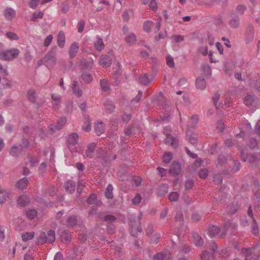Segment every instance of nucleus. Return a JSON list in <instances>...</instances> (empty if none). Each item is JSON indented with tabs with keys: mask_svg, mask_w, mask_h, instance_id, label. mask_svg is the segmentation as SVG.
<instances>
[{
	"mask_svg": "<svg viewBox=\"0 0 260 260\" xmlns=\"http://www.w3.org/2000/svg\"><path fill=\"white\" fill-rule=\"evenodd\" d=\"M235 227V224L232 221L229 220L224 225L223 231L220 232L219 228L216 226H210L208 229V233L211 237L218 235L222 237L225 235V232L229 229H233Z\"/></svg>",
	"mask_w": 260,
	"mask_h": 260,
	"instance_id": "obj_1",
	"label": "nucleus"
},
{
	"mask_svg": "<svg viewBox=\"0 0 260 260\" xmlns=\"http://www.w3.org/2000/svg\"><path fill=\"white\" fill-rule=\"evenodd\" d=\"M55 231L50 230L46 234L43 232H40L37 234V242L38 244H44L45 243H52L55 241Z\"/></svg>",
	"mask_w": 260,
	"mask_h": 260,
	"instance_id": "obj_2",
	"label": "nucleus"
},
{
	"mask_svg": "<svg viewBox=\"0 0 260 260\" xmlns=\"http://www.w3.org/2000/svg\"><path fill=\"white\" fill-rule=\"evenodd\" d=\"M78 136L77 134L73 133L70 134L67 139L68 147L72 152L78 151V147L79 145L78 144Z\"/></svg>",
	"mask_w": 260,
	"mask_h": 260,
	"instance_id": "obj_3",
	"label": "nucleus"
},
{
	"mask_svg": "<svg viewBox=\"0 0 260 260\" xmlns=\"http://www.w3.org/2000/svg\"><path fill=\"white\" fill-rule=\"evenodd\" d=\"M19 51L17 49H12L0 53V59L6 60H12L18 56Z\"/></svg>",
	"mask_w": 260,
	"mask_h": 260,
	"instance_id": "obj_4",
	"label": "nucleus"
},
{
	"mask_svg": "<svg viewBox=\"0 0 260 260\" xmlns=\"http://www.w3.org/2000/svg\"><path fill=\"white\" fill-rule=\"evenodd\" d=\"M42 61L48 69H50L52 68L56 63L54 53L52 51L49 52L45 55Z\"/></svg>",
	"mask_w": 260,
	"mask_h": 260,
	"instance_id": "obj_5",
	"label": "nucleus"
},
{
	"mask_svg": "<svg viewBox=\"0 0 260 260\" xmlns=\"http://www.w3.org/2000/svg\"><path fill=\"white\" fill-rule=\"evenodd\" d=\"M161 19L159 18L158 21L154 24L150 20H147L144 23L143 27L145 31L150 32L151 31H157L160 27V21Z\"/></svg>",
	"mask_w": 260,
	"mask_h": 260,
	"instance_id": "obj_6",
	"label": "nucleus"
},
{
	"mask_svg": "<svg viewBox=\"0 0 260 260\" xmlns=\"http://www.w3.org/2000/svg\"><path fill=\"white\" fill-rule=\"evenodd\" d=\"M172 258L170 253L165 250L154 255V260H170Z\"/></svg>",
	"mask_w": 260,
	"mask_h": 260,
	"instance_id": "obj_7",
	"label": "nucleus"
},
{
	"mask_svg": "<svg viewBox=\"0 0 260 260\" xmlns=\"http://www.w3.org/2000/svg\"><path fill=\"white\" fill-rule=\"evenodd\" d=\"M165 142L166 144L171 146L173 148H175L178 146V140L170 134L166 135Z\"/></svg>",
	"mask_w": 260,
	"mask_h": 260,
	"instance_id": "obj_8",
	"label": "nucleus"
},
{
	"mask_svg": "<svg viewBox=\"0 0 260 260\" xmlns=\"http://www.w3.org/2000/svg\"><path fill=\"white\" fill-rule=\"evenodd\" d=\"M111 59L109 55H102L99 59V62L103 67H108L111 64Z\"/></svg>",
	"mask_w": 260,
	"mask_h": 260,
	"instance_id": "obj_9",
	"label": "nucleus"
},
{
	"mask_svg": "<svg viewBox=\"0 0 260 260\" xmlns=\"http://www.w3.org/2000/svg\"><path fill=\"white\" fill-rule=\"evenodd\" d=\"M181 171V168L180 164L177 162H173L169 171L170 173L172 175H178Z\"/></svg>",
	"mask_w": 260,
	"mask_h": 260,
	"instance_id": "obj_10",
	"label": "nucleus"
},
{
	"mask_svg": "<svg viewBox=\"0 0 260 260\" xmlns=\"http://www.w3.org/2000/svg\"><path fill=\"white\" fill-rule=\"evenodd\" d=\"M4 15L6 19L10 20L15 17L16 12L14 9L7 8L4 11Z\"/></svg>",
	"mask_w": 260,
	"mask_h": 260,
	"instance_id": "obj_11",
	"label": "nucleus"
},
{
	"mask_svg": "<svg viewBox=\"0 0 260 260\" xmlns=\"http://www.w3.org/2000/svg\"><path fill=\"white\" fill-rule=\"evenodd\" d=\"M79 50V44L77 42L73 43L70 47L69 55L71 58H73L76 55Z\"/></svg>",
	"mask_w": 260,
	"mask_h": 260,
	"instance_id": "obj_12",
	"label": "nucleus"
},
{
	"mask_svg": "<svg viewBox=\"0 0 260 260\" xmlns=\"http://www.w3.org/2000/svg\"><path fill=\"white\" fill-rule=\"evenodd\" d=\"M23 149V146L20 144L14 145L11 147L10 153L12 156H18Z\"/></svg>",
	"mask_w": 260,
	"mask_h": 260,
	"instance_id": "obj_13",
	"label": "nucleus"
},
{
	"mask_svg": "<svg viewBox=\"0 0 260 260\" xmlns=\"http://www.w3.org/2000/svg\"><path fill=\"white\" fill-rule=\"evenodd\" d=\"M64 188L66 191L72 193L75 190L76 183L72 180H69L64 184Z\"/></svg>",
	"mask_w": 260,
	"mask_h": 260,
	"instance_id": "obj_14",
	"label": "nucleus"
},
{
	"mask_svg": "<svg viewBox=\"0 0 260 260\" xmlns=\"http://www.w3.org/2000/svg\"><path fill=\"white\" fill-rule=\"evenodd\" d=\"M17 202L21 206H25L30 202V200L27 195L22 194L18 198Z\"/></svg>",
	"mask_w": 260,
	"mask_h": 260,
	"instance_id": "obj_15",
	"label": "nucleus"
},
{
	"mask_svg": "<svg viewBox=\"0 0 260 260\" xmlns=\"http://www.w3.org/2000/svg\"><path fill=\"white\" fill-rule=\"evenodd\" d=\"M94 131L97 135L100 136L105 131V125L103 122L98 121L94 126Z\"/></svg>",
	"mask_w": 260,
	"mask_h": 260,
	"instance_id": "obj_16",
	"label": "nucleus"
},
{
	"mask_svg": "<svg viewBox=\"0 0 260 260\" xmlns=\"http://www.w3.org/2000/svg\"><path fill=\"white\" fill-rule=\"evenodd\" d=\"M94 47L98 51H102L105 47L102 38L98 37L94 41Z\"/></svg>",
	"mask_w": 260,
	"mask_h": 260,
	"instance_id": "obj_17",
	"label": "nucleus"
},
{
	"mask_svg": "<svg viewBox=\"0 0 260 260\" xmlns=\"http://www.w3.org/2000/svg\"><path fill=\"white\" fill-rule=\"evenodd\" d=\"M72 89L73 92L77 96L80 97L82 95V90L78 87V82L76 81H74L72 85Z\"/></svg>",
	"mask_w": 260,
	"mask_h": 260,
	"instance_id": "obj_18",
	"label": "nucleus"
},
{
	"mask_svg": "<svg viewBox=\"0 0 260 260\" xmlns=\"http://www.w3.org/2000/svg\"><path fill=\"white\" fill-rule=\"evenodd\" d=\"M65 44V34L62 31H60L57 36V44L60 48H63Z\"/></svg>",
	"mask_w": 260,
	"mask_h": 260,
	"instance_id": "obj_19",
	"label": "nucleus"
},
{
	"mask_svg": "<svg viewBox=\"0 0 260 260\" xmlns=\"http://www.w3.org/2000/svg\"><path fill=\"white\" fill-rule=\"evenodd\" d=\"M197 88L200 90L204 89L206 86V82L203 77H199L196 80Z\"/></svg>",
	"mask_w": 260,
	"mask_h": 260,
	"instance_id": "obj_20",
	"label": "nucleus"
},
{
	"mask_svg": "<svg viewBox=\"0 0 260 260\" xmlns=\"http://www.w3.org/2000/svg\"><path fill=\"white\" fill-rule=\"evenodd\" d=\"M60 239L62 242H70L71 239L70 233L68 230H64L60 235Z\"/></svg>",
	"mask_w": 260,
	"mask_h": 260,
	"instance_id": "obj_21",
	"label": "nucleus"
},
{
	"mask_svg": "<svg viewBox=\"0 0 260 260\" xmlns=\"http://www.w3.org/2000/svg\"><path fill=\"white\" fill-rule=\"evenodd\" d=\"M125 41L130 45H133L136 42V36L133 33H129L126 36Z\"/></svg>",
	"mask_w": 260,
	"mask_h": 260,
	"instance_id": "obj_22",
	"label": "nucleus"
},
{
	"mask_svg": "<svg viewBox=\"0 0 260 260\" xmlns=\"http://www.w3.org/2000/svg\"><path fill=\"white\" fill-rule=\"evenodd\" d=\"M81 78L86 83H89L92 81V77L91 74L85 71H83L81 75Z\"/></svg>",
	"mask_w": 260,
	"mask_h": 260,
	"instance_id": "obj_23",
	"label": "nucleus"
},
{
	"mask_svg": "<svg viewBox=\"0 0 260 260\" xmlns=\"http://www.w3.org/2000/svg\"><path fill=\"white\" fill-rule=\"evenodd\" d=\"M193 242L194 244L198 247L203 246L204 241L200 235L197 233L193 234Z\"/></svg>",
	"mask_w": 260,
	"mask_h": 260,
	"instance_id": "obj_24",
	"label": "nucleus"
},
{
	"mask_svg": "<svg viewBox=\"0 0 260 260\" xmlns=\"http://www.w3.org/2000/svg\"><path fill=\"white\" fill-rule=\"evenodd\" d=\"M28 183V180L26 178L24 177L20 179L17 183V187L20 189H25Z\"/></svg>",
	"mask_w": 260,
	"mask_h": 260,
	"instance_id": "obj_25",
	"label": "nucleus"
},
{
	"mask_svg": "<svg viewBox=\"0 0 260 260\" xmlns=\"http://www.w3.org/2000/svg\"><path fill=\"white\" fill-rule=\"evenodd\" d=\"M51 99L53 108L54 109L57 108L58 105L60 103V96L57 94H53Z\"/></svg>",
	"mask_w": 260,
	"mask_h": 260,
	"instance_id": "obj_26",
	"label": "nucleus"
},
{
	"mask_svg": "<svg viewBox=\"0 0 260 260\" xmlns=\"http://www.w3.org/2000/svg\"><path fill=\"white\" fill-rule=\"evenodd\" d=\"M96 147L94 143H91L88 145L86 151V155L87 157L91 158L93 156V151Z\"/></svg>",
	"mask_w": 260,
	"mask_h": 260,
	"instance_id": "obj_27",
	"label": "nucleus"
},
{
	"mask_svg": "<svg viewBox=\"0 0 260 260\" xmlns=\"http://www.w3.org/2000/svg\"><path fill=\"white\" fill-rule=\"evenodd\" d=\"M77 222V218L75 216L72 215L67 219V224L68 227H72L76 225Z\"/></svg>",
	"mask_w": 260,
	"mask_h": 260,
	"instance_id": "obj_28",
	"label": "nucleus"
},
{
	"mask_svg": "<svg viewBox=\"0 0 260 260\" xmlns=\"http://www.w3.org/2000/svg\"><path fill=\"white\" fill-rule=\"evenodd\" d=\"M35 236V232H26L23 233L21 235L22 240L24 242H26L29 240L32 239Z\"/></svg>",
	"mask_w": 260,
	"mask_h": 260,
	"instance_id": "obj_29",
	"label": "nucleus"
},
{
	"mask_svg": "<svg viewBox=\"0 0 260 260\" xmlns=\"http://www.w3.org/2000/svg\"><path fill=\"white\" fill-rule=\"evenodd\" d=\"M139 80L143 84L147 85L152 81L153 79L149 78L147 74H143L141 75Z\"/></svg>",
	"mask_w": 260,
	"mask_h": 260,
	"instance_id": "obj_30",
	"label": "nucleus"
},
{
	"mask_svg": "<svg viewBox=\"0 0 260 260\" xmlns=\"http://www.w3.org/2000/svg\"><path fill=\"white\" fill-rule=\"evenodd\" d=\"M82 128L86 132H88L91 129V123L88 117L84 118V125Z\"/></svg>",
	"mask_w": 260,
	"mask_h": 260,
	"instance_id": "obj_31",
	"label": "nucleus"
},
{
	"mask_svg": "<svg viewBox=\"0 0 260 260\" xmlns=\"http://www.w3.org/2000/svg\"><path fill=\"white\" fill-rule=\"evenodd\" d=\"M113 187L111 184H109L106 189L105 196L108 199H112L113 198Z\"/></svg>",
	"mask_w": 260,
	"mask_h": 260,
	"instance_id": "obj_32",
	"label": "nucleus"
},
{
	"mask_svg": "<svg viewBox=\"0 0 260 260\" xmlns=\"http://www.w3.org/2000/svg\"><path fill=\"white\" fill-rule=\"evenodd\" d=\"M67 119L65 117H61L57 121V124L55 127V129L59 130L62 128L63 125L66 123Z\"/></svg>",
	"mask_w": 260,
	"mask_h": 260,
	"instance_id": "obj_33",
	"label": "nucleus"
},
{
	"mask_svg": "<svg viewBox=\"0 0 260 260\" xmlns=\"http://www.w3.org/2000/svg\"><path fill=\"white\" fill-rule=\"evenodd\" d=\"M242 252L245 254V260L251 259L252 249L251 248L243 249Z\"/></svg>",
	"mask_w": 260,
	"mask_h": 260,
	"instance_id": "obj_34",
	"label": "nucleus"
},
{
	"mask_svg": "<svg viewBox=\"0 0 260 260\" xmlns=\"http://www.w3.org/2000/svg\"><path fill=\"white\" fill-rule=\"evenodd\" d=\"M241 150V154L242 156V158L243 161H249L250 163H252L254 161H255V157H252L251 156H247L246 157L244 156V150L243 149H240Z\"/></svg>",
	"mask_w": 260,
	"mask_h": 260,
	"instance_id": "obj_35",
	"label": "nucleus"
},
{
	"mask_svg": "<svg viewBox=\"0 0 260 260\" xmlns=\"http://www.w3.org/2000/svg\"><path fill=\"white\" fill-rule=\"evenodd\" d=\"M105 109L107 112L111 113L114 110L115 107L113 104L110 101H107L105 104Z\"/></svg>",
	"mask_w": 260,
	"mask_h": 260,
	"instance_id": "obj_36",
	"label": "nucleus"
},
{
	"mask_svg": "<svg viewBox=\"0 0 260 260\" xmlns=\"http://www.w3.org/2000/svg\"><path fill=\"white\" fill-rule=\"evenodd\" d=\"M163 161L165 163H169L172 159V154L171 152H166L163 155Z\"/></svg>",
	"mask_w": 260,
	"mask_h": 260,
	"instance_id": "obj_37",
	"label": "nucleus"
},
{
	"mask_svg": "<svg viewBox=\"0 0 260 260\" xmlns=\"http://www.w3.org/2000/svg\"><path fill=\"white\" fill-rule=\"evenodd\" d=\"M36 92L34 89H29L27 92V96L29 101L34 102L36 100Z\"/></svg>",
	"mask_w": 260,
	"mask_h": 260,
	"instance_id": "obj_38",
	"label": "nucleus"
},
{
	"mask_svg": "<svg viewBox=\"0 0 260 260\" xmlns=\"http://www.w3.org/2000/svg\"><path fill=\"white\" fill-rule=\"evenodd\" d=\"M43 13L40 11L34 13L31 18V21H37L38 18L41 19L43 16Z\"/></svg>",
	"mask_w": 260,
	"mask_h": 260,
	"instance_id": "obj_39",
	"label": "nucleus"
},
{
	"mask_svg": "<svg viewBox=\"0 0 260 260\" xmlns=\"http://www.w3.org/2000/svg\"><path fill=\"white\" fill-rule=\"evenodd\" d=\"M26 215L28 218L32 219L37 216V212L35 209L28 210L26 212Z\"/></svg>",
	"mask_w": 260,
	"mask_h": 260,
	"instance_id": "obj_40",
	"label": "nucleus"
},
{
	"mask_svg": "<svg viewBox=\"0 0 260 260\" xmlns=\"http://www.w3.org/2000/svg\"><path fill=\"white\" fill-rule=\"evenodd\" d=\"M100 84L102 89L105 91L109 90V86L108 84L107 81L105 79L101 80L100 81Z\"/></svg>",
	"mask_w": 260,
	"mask_h": 260,
	"instance_id": "obj_41",
	"label": "nucleus"
},
{
	"mask_svg": "<svg viewBox=\"0 0 260 260\" xmlns=\"http://www.w3.org/2000/svg\"><path fill=\"white\" fill-rule=\"evenodd\" d=\"M187 135L188 137V140L191 144H195L197 142V139L196 136L194 134H189V132H187Z\"/></svg>",
	"mask_w": 260,
	"mask_h": 260,
	"instance_id": "obj_42",
	"label": "nucleus"
},
{
	"mask_svg": "<svg viewBox=\"0 0 260 260\" xmlns=\"http://www.w3.org/2000/svg\"><path fill=\"white\" fill-rule=\"evenodd\" d=\"M7 37L11 40H18L19 39V36L13 32H8L6 34Z\"/></svg>",
	"mask_w": 260,
	"mask_h": 260,
	"instance_id": "obj_43",
	"label": "nucleus"
},
{
	"mask_svg": "<svg viewBox=\"0 0 260 260\" xmlns=\"http://www.w3.org/2000/svg\"><path fill=\"white\" fill-rule=\"evenodd\" d=\"M179 194L177 192H172L169 197V199L171 202H175L178 200Z\"/></svg>",
	"mask_w": 260,
	"mask_h": 260,
	"instance_id": "obj_44",
	"label": "nucleus"
},
{
	"mask_svg": "<svg viewBox=\"0 0 260 260\" xmlns=\"http://www.w3.org/2000/svg\"><path fill=\"white\" fill-rule=\"evenodd\" d=\"M229 24L232 27H237L239 25V19L236 18L231 19L229 22Z\"/></svg>",
	"mask_w": 260,
	"mask_h": 260,
	"instance_id": "obj_45",
	"label": "nucleus"
},
{
	"mask_svg": "<svg viewBox=\"0 0 260 260\" xmlns=\"http://www.w3.org/2000/svg\"><path fill=\"white\" fill-rule=\"evenodd\" d=\"M203 213L202 212H195L192 214V218L194 221H198L202 218Z\"/></svg>",
	"mask_w": 260,
	"mask_h": 260,
	"instance_id": "obj_46",
	"label": "nucleus"
},
{
	"mask_svg": "<svg viewBox=\"0 0 260 260\" xmlns=\"http://www.w3.org/2000/svg\"><path fill=\"white\" fill-rule=\"evenodd\" d=\"M142 229L139 226L137 229H135L134 227H132V230L131 231V234L132 235L134 236H137L138 235V233H141L142 232Z\"/></svg>",
	"mask_w": 260,
	"mask_h": 260,
	"instance_id": "obj_47",
	"label": "nucleus"
},
{
	"mask_svg": "<svg viewBox=\"0 0 260 260\" xmlns=\"http://www.w3.org/2000/svg\"><path fill=\"white\" fill-rule=\"evenodd\" d=\"M41 0H30L28 3L29 6L32 9H36Z\"/></svg>",
	"mask_w": 260,
	"mask_h": 260,
	"instance_id": "obj_48",
	"label": "nucleus"
},
{
	"mask_svg": "<svg viewBox=\"0 0 260 260\" xmlns=\"http://www.w3.org/2000/svg\"><path fill=\"white\" fill-rule=\"evenodd\" d=\"M199 121V117L197 115H193L191 116L189 119V122L191 126L196 125Z\"/></svg>",
	"mask_w": 260,
	"mask_h": 260,
	"instance_id": "obj_49",
	"label": "nucleus"
},
{
	"mask_svg": "<svg viewBox=\"0 0 260 260\" xmlns=\"http://www.w3.org/2000/svg\"><path fill=\"white\" fill-rule=\"evenodd\" d=\"M246 7L244 5H239L236 8V13L238 14L242 15L246 10Z\"/></svg>",
	"mask_w": 260,
	"mask_h": 260,
	"instance_id": "obj_50",
	"label": "nucleus"
},
{
	"mask_svg": "<svg viewBox=\"0 0 260 260\" xmlns=\"http://www.w3.org/2000/svg\"><path fill=\"white\" fill-rule=\"evenodd\" d=\"M53 40V36L51 35L48 36L45 39L44 45L45 46L47 47L49 46Z\"/></svg>",
	"mask_w": 260,
	"mask_h": 260,
	"instance_id": "obj_51",
	"label": "nucleus"
},
{
	"mask_svg": "<svg viewBox=\"0 0 260 260\" xmlns=\"http://www.w3.org/2000/svg\"><path fill=\"white\" fill-rule=\"evenodd\" d=\"M201 260H210V255L209 252L205 250L204 251L201 255Z\"/></svg>",
	"mask_w": 260,
	"mask_h": 260,
	"instance_id": "obj_52",
	"label": "nucleus"
},
{
	"mask_svg": "<svg viewBox=\"0 0 260 260\" xmlns=\"http://www.w3.org/2000/svg\"><path fill=\"white\" fill-rule=\"evenodd\" d=\"M208 171L207 169H204L201 170L199 173V176L202 179L206 178L208 176Z\"/></svg>",
	"mask_w": 260,
	"mask_h": 260,
	"instance_id": "obj_53",
	"label": "nucleus"
},
{
	"mask_svg": "<svg viewBox=\"0 0 260 260\" xmlns=\"http://www.w3.org/2000/svg\"><path fill=\"white\" fill-rule=\"evenodd\" d=\"M253 101V98L251 95H247L244 99V103L246 105H250Z\"/></svg>",
	"mask_w": 260,
	"mask_h": 260,
	"instance_id": "obj_54",
	"label": "nucleus"
},
{
	"mask_svg": "<svg viewBox=\"0 0 260 260\" xmlns=\"http://www.w3.org/2000/svg\"><path fill=\"white\" fill-rule=\"evenodd\" d=\"M166 61L168 66L170 67H173L174 66V62L173 57L170 55L166 57Z\"/></svg>",
	"mask_w": 260,
	"mask_h": 260,
	"instance_id": "obj_55",
	"label": "nucleus"
},
{
	"mask_svg": "<svg viewBox=\"0 0 260 260\" xmlns=\"http://www.w3.org/2000/svg\"><path fill=\"white\" fill-rule=\"evenodd\" d=\"M142 96V92L141 91H139L138 94L136 95L135 98L133 99L132 100V103L133 104L137 103L140 101Z\"/></svg>",
	"mask_w": 260,
	"mask_h": 260,
	"instance_id": "obj_56",
	"label": "nucleus"
},
{
	"mask_svg": "<svg viewBox=\"0 0 260 260\" xmlns=\"http://www.w3.org/2000/svg\"><path fill=\"white\" fill-rule=\"evenodd\" d=\"M214 181L216 184L221 183L222 181L221 176L219 174H217L214 176Z\"/></svg>",
	"mask_w": 260,
	"mask_h": 260,
	"instance_id": "obj_57",
	"label": "nucleus"
},
{
	"mask_svg": "<svg viewBox=\"0 0 260 260\" xmlns=\"http://www.w3.org/2000/svg\"><path fill=\"white\" fill-rule=\"evenodd\" d=\"M149 8L153 11H155L157 9V6L155 0H151L149 2Z\"/></svg>",
	"mask_w": 260,
	"mask_h": 260,
	"instance_id": "obj_58",
	"label": "nucleus"
},
{
	"mask_svg": "<svg viewBox=\"0 0 260 260\" xmlns=\"http://www.w3.org/2000/svg\"><path fill=\"white\" fill-rule=\"evenodd\" d=\"M85 22L83 20H80L78 23V31L82 32L84 30Z\"/></svg>",
	"mask_w": 260,
	"mask_h": 260,
	"instance_id": "obj_59",
	"label": "nucleus"
},
{
	"mask_svg": "<svg viewBox=\"0 0 260 260\" xmlns=\"http://www.w3.org/2000/svg\"><path fill=\"white\" fill-rule=\"evenodd\" d=\"M160 238V234L158 233H155L152 236L151 241L152 243H156L158 242Z\"/></svg>",
	"mask_w": 260,
	"mask_h": 260,
	"instance_id": "obj_60",
	"label": "nucleus"
},
{
	"mask_svg": "<svg viewBox=\"0 0 260 260\" xmlns=\"http://www.w3.org/2000/svg\"><path fill=\"white\" fill-rule=\"evenodd\" d=\"M142 198L139 194H136L134 199L133 200V203L135 205H138L141 201Z\"/></svg>",
	"mask_w": 260,
	"mask_h": 260,
	"instance_id": "obj_61",
	"label": "nucleus"
},
{
	"mask_svg": "<svg viewBox=\"0 0 260 260\" xmlns=\"http://www.w3.org/2000/svg\"><path fill=\"white\" fill-rule=\"evenodd\" d=\"M172 39L176 42H181L183 39L184 37L180 35H174L172 37Z\"/></svg>",
	"mask_w": 260,
	"mask_h": 260,
	"instance_id": "obj_62",
	"label": "nucleus"
},
{
	"mask_svg": "<svg viewBox=\"0 0 260 260\" xmlns=\"http://www.w3.org/2000/svg\"><path fill=\"white\" fill-rule=\"evenodd\" d=\"M33 254H34V252H32L31 251H29L28 253H27L25 254L24 259V260H34V257H32Z\"/></svg>",
	"mask_w": 260,
	"mask_h": 260,
	"instance_id": "obj_63",
	"label": "nucleus"
},
{
	"mask_svg": "<svg viewBox=\"0 0 260 260\" xmlns=\"http://www.w3.org/2000/svg\"><path fill=\"white\" fill-rule=\"evenodd\" d=\"M96 197L94 194H91L90 197L87 199V202L89 204H93L96 201Z\"/></svg>",
	"mask_w": 260,
	"mask_h": 260,
	"instance_id": "obj_64",
	"label": "nucleus"
}]
</instances>
